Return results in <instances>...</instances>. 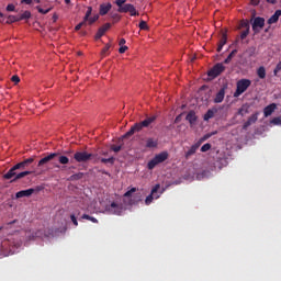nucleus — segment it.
Listing matches in <instances>:
<instances>
[{
  "instance_id": "10",
  "label": "nucleus",
  "mask_w": 281,
  "mask_h": 281,
  "mask_svg": "<svg viewBox=\"0 0 281 281\" xmlns=\"http://www.w3.org/2000/svg\"><path fill=\"white\" fill-rule=\"evenodd\" d=\"M161 187L159 184H156L151 189V193L146 198L145 203L146 205H150L153 203V199H159V195H156Z\"/></svg>"
},
{
  "instance_id": "1",
  "label": "nucleus",
  "mask_w": 281,
  "mask_h": 281,
  "mask_svg": "<svg viewBox=\"0 0 281 281\" xmlns=\"http://www.w3.org/2000/svg\"><path fill=\"white\" fill-rule=\"evenodd\" d=\"M34 164V157L27 158L21 162L14 165L7 173L2 176V179L5 181H10L11 183H16L20 179L27 177V175H32V171H16V170H27L30 166Z\"/></svg>"
},
{
  "instance_id": "34",
  "label": "nucleus",
  "mask_w": 281,
  "mask_h": 281,
  "mask_svg": "<svg viewBox=\"0 0 281 281\" xmlns=\"http://www.w3.org/2000/svg\"><path fill=\"white\" fill-rule=\"evenodd\" d=\"M109 49H111V44H106V45L104 46V48L101 50V56H102V57L106 56Z\"/></svg>"
},
{
  "instance_id": "32",
  "label": "nucleus",
  "mask_w": 281,
  "mask_h": 281,
  "mask_svg": "<svg viewBox=\"0 0 281 281\" xmlns=\"http://www.w3.org/2000/svg\"><path fill=\"white\" fill-rule=\"evenodd\" d=\"M93 12V8L88 7L86 15L83 18V21L87 23V21L89 20V16H91V13Z\"/></svg>"
},
{
  "instance_id": "58",
  "label": "nucleus",
  "mask_w": 281,
  "mask_h": 281,
  "mask_svg": "<svg viewBox=\"0 0 281 281\" xmlns=\"http://www.w3.org/2000/svg\"><path fill=\"white\" fill-rule=\"evenodd\" d=\"M21 3H25L26 5L32 4V0H22Z\"/></svg>"
},
{
  "instance_id": "11",
  "label": "nucleus",
  "mask_w": 281,
  "mask_h": 281,
  "mask_svg": "<svg viewBox=\"0 0 281 281\" xmlns=\"http://www.w3.org/2000/svg\"><path fill=\"white\" fill-rule=\"evenodd\" d=\"M109 30H111V23H105L103 26H101V27L98 30V32H97V34H95V36H94L95 41H98V40H100L101 37H103L104 34H106V32H109Z\"/></svg>"
},
{
  "instance_id": "6",
  "label": "nucleus",
  "mask_w": 281,
  "mask_h": 281,
  "mask_svg": "<svg viewBox=\"0 0 281 281\" xmlns=\"http://www.w3.org/2000/svg\"><path fill=\"white\" fill-rule=\"evenodd\" d=\"M93 157V154H89L88 151H76L74 155V159L78 164H87Z\"/></svg>"
},
{
  "instance_id": "46",
  "label": "nucleus",
  "mask_w": 281,
  "mask_h": 281,
  "mask_svg": "<svg viewBox=\"0 0 281 281\" xmlns=\"http://www.w3.org/2000/svg\"><path fill=\"white\" fill-rule=\"evenodd\" d=\"M70 221L74 223V225H75L76 227H78V220L76 218V215H75V214H71V215H70Z\"/></svg>"
},
{
  "instance_id": "57",
  "label": "nucleus",
  "mask_w": 281,
  "mask_h": 281,
  "mask_svg": "<svg viewBox=\"0 0 281 281\" xmlns=\"http://www.w3.org/2000/svg\"><path fill=\"white\" fill-rule=\"evenodd\" d=\"M112 19H114L115 21H120V14L117 13L112 14Z\"/></svg>"
},
{
  "instance_id": "51",
  "label": "nucleus",
  "mask_w": 281,
  "mask_h": 281,
  "mask_svg": "<svg viewBox=\"0 0 281 281\" xmlns=\"http://www.w3.org/2000/svg\"><path fill=\"white\" fill-rule=\"evenodd\" d=\"M223 47H225V44L223 43H218V46H217V52H222L223 50Z\"/></svg>"
},
{
  "instance_id": "62",
  "label": "nucleus",
  "mask_w": 281,
  "mask_h": 281,
  "mask_svg": "<svg viewBox=\"0 0 281 281\" xmlns=\"http://www.w3.org/2000/svg\"><path fill=\"white\" fill-rule=\"evenodd\" d=\"M65 3L69 5V3H71V0H65Z\"/></svg>"
},
{
  "instance_id": "14",
  "label": "nucleus",
  "mask_w": 281,
  "mask_h": 281,
  "mask_svg": "<svg viewBox=\"0 0 281 281\" xmlns=\"http://www.w3.org/2000/svg\"><path fill=\"white\" fill-rule=\"evenodd\" d=\"M276 109H278V105L276 103H272V104H269L268 106H266L263 109L265 117H269V115H272L273 111H276Z\"/></svg>"
},
{
  "instance_id": "56",
  "label": "nucleus",
  "mask_w": 281,
  "mask_h": 281,
  "mask_svg": "<svg viewBox=\"0 0 281 281\" xmlns=\"http://www.w3.org/2000/svg\"><path fill=\"white\" fill-rule=\"evenodd\" d=\"M179 122H181V114L175 119V124H179Z\"/></svg>"
},
{
  "instance_id": "26",
  "label": "nucleus",
  "mask_w": 281,
  "mask_h": 281,
  "mask_svg": "<svg viewBox=\"0 0 281 281\" xmlns=\"http://www.w3.org/2000/svg\"><path fill=\"white\" fill-rule=\"evenodd\" d=\"M36 10L40 12V14H49V12H52L53 8L49 7L47 9H43V8H41V5H37Z\"/></svg>"
},
{
  "instance_id": "28",
  "label": "nucleus",
  "mask_w": 281,
  "mask_h": 281,
  "mask_svg": "<svg viewBox=\"0 0 281 281\" xmlns=\"http://www.w3.org/2000/svg\"><path fill=\"white\" fill-rule=\"evenodd\" d=\"M214 117V112L212 110H207V112L204 114L203 120L204 122H207Z\"/></svg>"
},
{
  "instance_id": "41",
  "label": "nucleus",
  "mask_w": 281,
  "mask_h": 281,
  "mask_svg": "<svg viewBox=\"0 0 281 281\" xmlns=\"http://www.w3.org/2000/svg\"><path fill=\"white\" fill-rule=\"evenodd\" d=\"M134 192H137V188H132L131 190H128L127 192L124 193L125 198L131 196Z\"/></svg>"
},
{
  "instance_id": "40",
  "label": "nucleus",
  "mask_w": 281,
  "mask_h": 281,
  "mask_svg": "<svg viewBox=\"0 0 281 281\" xmlns=\"http://www.w3.org/2000/svg\"><path fill=\"white\" fill-rule=\"evenodd\" d=\"M271 124H274L276 126H281V117L272 119Z\"/></svg>"
},
{
  "instance_id": "43",
  "label": "nucleus",
  "mask_w": 281,
  "mask_h": 281,
  "mask_svg": "<svg viewBox=\"0 0 281 281\" xmlns=\"http://www.w3.org/2000/svg\"><path fill=\"white\" fill-rule=\"evenodd\" d=\"M82 25H87V22L85 20L75 26V31L78 32L79 30H81Z\"/></svg>"
},
{
  "instance_id": "49",
  "label": "nucleus",
  "mask_w": 281,
  "mask_h": 281,
  "mask_svg": "<svg viewBox=\"0 0 281 281\" xmlns=\"http://www.w3.org/2000/svg\"><path fill=\"white\" fill-rule=\"evenodd\" d=\"M254 123H250L249 119L247 120V122L244 123L243 125V131H247L248 126H250Z\"/></svg>"
},
{
  "instance_id": "21",
  "label": "nucleus",
  "mask_w": 281,
  "mask_h": 281,
  "mask_svg": "<svg viewBox=\"0 0 281 281\" xmlns=\"http://www.w3.org/2000/svg\"><path fill=\"white\" fill-rule=\"evenodd\" d=\"M249 113V104H243L241 108L237 111V115H240L241 117H245Z\"/></svg>"
},
{
  "instance_id": "45",
  "label": "nucleus",
  "mask_w": 281,
  "mask_h": 281,
  "mask_svg": "<svg viewBox=\"0 0 281 281\" xmlns=\"http://www.w3.org/2000/svg\"><path fill=\"white\" fill-rule=\"evenodd\" d=\"M14 10H16V7L14 4L7 5V12H14Z\"/></svg>"
},
{
  "instance_id": "3",
  "label": "nucleus",
  "mask_w": 281,
  "mask_h": 281,
  "mask_svg": "<svg viewBox=\"0 0 281 281\" xmlns=\"http://www.w3.org/2000/svg\"><path fill=\"white\" fill-rule=\"evenodd\" d=\"M55 157H58V161L59 164H61L63 166H67V164H69V158L67 156H63L58 153H52L49 154L48 156L42 158L37 166L41 167V166H45V164H49V161H52V159H55Z\"/></svg>"
},
{
  "instance_id": "29",
  "label": "nucleus",
  "mask_w": 281,
  "mask_h": 281,
  "mask_svg": "<svg viewBox=\"0 0 281 281\" xmlns=\"http://www.w3.org/2000/svg\"><path fill=\"white\" fill-rule=\"evenodd\" d=\"M21 21L19 15H9L8 16V20H7V23L10 24V23H16Z\"/></svg>"
},
{
  "instance_id": "22",
  "label": "nucleus",
  "mask_w": 281,
  "mask_h": 281,
  "mask_svg": "<svg viewBox=\"0 0 281 281\" xmlns=\"http://www.w3.org/2000/svg\"><path fill=\"white\" fill-rule=\"evenodd\" d=\"M257 76L261 80H265V78H267V69L263 66H260L257 70Z\"/></svg>"
},
{
  "instance_id": "60",
  "label": "nucleus",
  "mask_w": 281,
  "mask_h": 281,
  "mask_svg": "<svg viewBox=\"0 0 281 281\" xmlns=\"http://www.w3.org/2000/svg\"><path fill=\"white\" fill-rule=\"evenodd\" d=\"M53 21H54V23H56V21H58V15L57 14L53 15Z\"/></svg>"
},
{
  "instance_id": "5",
  "label": "nucleus",
  "mask_w": 281,
  "mask_h": 281,
  "mask_svg": "<svg viewBox=\"0 0 281 281\" xmlns=\"http://www.w3.org/2000/svg\"><path fill=\"white\" fill-rule=\"evenodd\" d=\"M251 87V80L249 79H240L237 81V88L234 92V98H240L245 91H247L248 88Z\"/></svg>"
},
{
  "instance_id": "8",
  "label": "nucleus",
  "mask_w": 281,
  "mask_h": 281,
  "mask_svg": "<svg viewBox=\"0 0 281 281\" xmlns=\"http://www.w3.org/2000/svg\"><path fill=\"white\" fill-rule=\"evenodd\" d=\"M117 12H121V13L130 12L131 16H139V12H137V9H135V5L131 3H126L123 7L119 8Z\"/></svg>"
},
{
  "instance_id": "44",
  "label": "nucleus",
  "mask_w": 281,
  "mask_h": 281,
  "mask_svg": "<svg viewBox=\"0 0 281 281\" xmlns=\"http://www.w3.org/2000/svg\"><path fill=\"white\" fill-rule=\"evenodd\" d=\"M11 81L14 82L15 85H19V82H21V78H19V76H12L11 77Z\"/></svg>"
},
{
  "instance_id": "35",
  "label": "nucleus",
  "mask_w": 281,
  "mask_h": 281,
  "mask_svg": "<svg viewBox=\"0 0 281 281\" xmlns=\"http://www.w3.org/2000/svg\"><path fill=\"white\" fill-rule=\"evenodd\" d=\"M211 148L212 145L210 143H206L201 147V153H207V150H210Z\"/></svg>"
},
{
  "instance_id": "20",
  "label": "nucleus",
  "mask_w": 281,
  "mask_h": 281,
  "mask_svg": "<svg viewBox=\"0 0 281 281\" xmlns=\"http://www.w3.org/2000/svg\"><path fill=\"white\" fill-rule=\"evenodd\" d=\"M154 158L158 164H164V161L168 159V154L167 151H162L160 154H157Z\"/></svg>"
},
{
  "instance_id": "59",
  "label": "nucleus",
  "mask_w": 281,
  "mask_h": 281,
  "mask_svg": "<svg viewBox=\"0 0 281 281\" xmlns=\"http://www.w3.org/2000/svg\"><path fill=\"white\" fill-rule=\"evenodd\" d=\"M252 5H258L260 3V0H251Z\"/></svg>"
},
{
  "instance_id": "33",
  "label": "nucleus",
  "mask_w": 281,
  "mask_h": 281,
  "mask_svg": "<svg viewBox=\"0 0 281 281\" xmlns=\"http://www.w3.org/2000/svg\"><path fill=\"white\" fill-rule=\"evenodd\" d=\"M102 164H115V158L110 157V158H101Z\"/></svg>"
},
{
  "instance_id": "15",
  "label": "nucleus",
  "mask_w": 281,
  "mask_h": 281,
  "mask_svg": "<svg viewBox=\"0 0 281 281\" xmlns=\"http://www.w3.org/2000/svg\"><path fill=\"white\" fill-rule=\"evenodd\" d=\"M187 122H189L190 126H194L196 124V113L194 111H190L186 116Z\"/></svg>"
},
{
  "instance_id": "2",
  "label": "nucleus",
  "mask_w": 281,
  "mask_h": 281,
  "mask_svg": "<svg viewBox=\"0 0 281 281\" xmlns=\"http://www.w3.org/2000/svg\"><path fill=\"white\" fill-rule=\"evenodd\" d=\"M157 120V116H150L146 120L142 121L140 123L134 124L131 130L122 136V139H128V137H133L135 133H139L143 128H148V125L153 124Z\"/></svg>"
},
{
  "instance_id": "7",
  "label": "nucleus",
  "mask_w": 281,
  "mask_h": 281,
  "mask_svg": "<svg viewBox=\"0 0 281 281\" xmlns=\"http://www.w3.org/2000/svg\"><path fill=\"white\" fill-rule=\"evenodd\" d=\"M223 71H225V65H223V63H217L211 70H209L207 76L209 78H218Z\"/></svg>"
},
{
  "instance_id": "12",
  "label": "nucleus",
  "mask_w": 281,
  "mask_h": 281,
  "mask_svg": "<svg viewBox=\"0 0 281 281\" xmlns=\"http://www.w3.org/2000/svg\"><path fill=\"white\" fill-rule=\"evenodd\" d=\"M36 192L35 189H26V190H22L15 193V198L18 199H23L25 196H32V194Z\"/></svg>"
},
{
  "instance_id": "25",
  "label": "nucleus",
  "mask_w": 281,
  "mask_h": 281,
  "mask_svg": "<svg viewBox=\"0 0 281 281\" xmlns=\"http://www.w3.org/2000/svg\"><path fill=\"white\" fill-rule=\"evenodd\" d=\"M157 166H159V162L155 159V157L148 161L147 168L148 170L155 169Z\"/></svg>"
},
{
  "instance_id": "27",
  "label": "nucleus",
  "mask_w": 281,
  "mask_h": 281,
  "mask_svg": "<svg viewBox=\"0 0 281 281\" xmlns=\"http://www.w3.org/2000/svg\"><path fill=\"white\" fill-rule=\"evenodd\" d=\"M32 18V12L30 11H24L21 15H19L20 21H25V19H31Z\"/></svg>"
},
{
  "instance_id": "48",
  "label": "nucleus",
  "mask_w": 281,
  "mask_h": 281,
  "mask_svg": "<svg viewBox=\"0 0 281 281\" xmlns=\"http://www.w3.org/2000/svg\"><path fill=\"white\" fill-rule=\"evenodd\" d=\"M254 123H250L249 119L247 120V122L244 123L243 125V131H247L248 126H250Z\"/></svg>"
},
{
  "instance_id": "36",
  "label": "nucleus",
  "mask_w": 281,
  "mask_h": 281,
  "mask_svg": "<svg viewBox=\"0 0 281 281\" xmlns=\"http://www.w3.org/2000/svg\"><path fill=\"white\" fill-rule=\"evenodd\" d=\"M139 30H148V24L146 21L142 20L138 24Z\"/></svg>"
},
{
  "instance_id": "18",
  "label": "nucleus",
  "mask_w": 281,
  "mask_h": 281,
  "mask_svg": "<svg viewBox=\"0 0 281 281\" xmlns=\"http://www.w3.org/2000/svg\"><path fill=\"white\" fill-rule=\"evenodd\" d=\"M281 18V10H277L274 14L268 20V25H273V23H278Z\"/></svg>"
},
{
  "instance_id": "31",
  "label": "nucleus",
  "mask_w": 281,
  "mask_h": 281,
  "mask_svg": "<svg viewBox=\"0 0 281 281\" xmlns=\"http://www.w3.org/2000/svg\"><path fill=\"white\" fill-rule=\"evenodd\" d=\"M81 218L86 220V221H91V223H98V218L93 217V216H90L88 214H83L81 216Z\"/></svg>"
},
{
  "instance_id": "54",
  "label": "nucleus",
  "mask_w": 281,
  "mask_h": 281,
  "mask_svg": "<svg viewBox=\"0 0 281 281\" xmlns=\"http://www.w3.org/2000/svg\"><path fill=\"white\" fill-rule=\"evenodd\" d=\"M119 45H120L121 47L124 46V45H126V40L121 38Z\"/></svg>"
},
{
  "instance_id": "64",
  "label": "nucleus",
  "mask_w": 281,
  "mask_h": 281,
  "mask_svg": "<svg viewBox=\"0 0 281 281\" xmlns=\"http://www.w3.org/2000/svg\"><path fill=\"white\" fill-rule=\"evenodd\" d=\"M0 19H3V13L2 12H0Z\"/></svg>"
},
{
  "instance_id": "4",
  "label": "nucleus",
  "mask_w": 281,
  "mask_h": 281,
  "mask_svg": "<svg viewBox=\"0 0 281 281\" xmlns=\"http://www.w3.org/2000/svg\"><path fill=\"white\" fill-rule=\"evenodd\" d=\"M124 210V204L117 202H112L111 204L105 205L106 214H113L115 216H122Z\"/></svg>"
},
{
  "instance_id": "52",
  "label": "nucleus",
  "mask_w": 281,
  "mask_h": 281,
  "mask_svg": "<svg viewBox=\"0 0 281 281\" xmlns=\"http://www.w3.org/2000/svg\"><path fill=\"white\" fill-rule=\"evenodd\" d=\"M223 47H225V44L223 43H218V46H217V52H222L223 50Z\"/></svg>"
},
{
  "instance_id": "17",
  "label": "nucleus",
  "mask_w": 281,
  "mask_h": 281,
  "mask_svg": "<svg viewBox=\"0 0 281 281\" xmlns=\"http://www.w3.org/2000/svg\"><path fill=\"white\" fill-rule=\"evenodd\" d=\"M225 100V88H222L217 93L214 99L215 104H221Z\"/></svg>"
},
{
  "instance_id": "30",
  "label": "nucleus",
  "mask_w": 281,
  "mask_h": 281,
  "mask_svg": "<svg viewBox=\"0 0 281 281\" xmlns=\"http://www.w3.org/2000/svg\"><path fill=\"white\" fill-rule=\"evenodd\" d=\"M258 115H260V112H256L254 114H251L249 117H248V121L252 124H256V122H258Z\"/></svg>"
},
{
  "instance_id": "42",
  "label": "nucleus",
  "mask_w": 281,
  "mask_h": 281,
  "mask_svg": "<svg viewBox=\"0 0 281 281\" xmlns=\"http://www.w3.org/2000/svg\"><path fill=\"white\" fill-rule=\"evenodd\" d=\"M111 150H113V153H120L122 150V147H121V145H119V146L112 145Z\"/></svg>"
},
{
  "instance_id": "24",
  "label": "nucleus",
  "mask_w": 281,
  "mask_h": 281,
  "mask_svg": "<svg viewBox=\"0 0 281 281\" xmlns=\"http://www.w3.org/2000/svg\"><path fill=\"white\" fill-rule=\"evenodd\" d=\"M238 54V49H234L231 52V54L225 58L224 64L229 65L232 63V58Z\"/></svg>"
},
{
  "instance_id": "16",
  "label": "nucleus",
  "mask_w": 281,
  "mask_h": 281,
  "mask_svg": "<svg viewBox=\"0 0 281 281\" xmlns=\"http://www.w3.org/2000/svg\"><path fill=\"white\" fill-rule=\"evenodd\" d=\"M240 25H241V27H245V30L241 31V33H240L241 41H245V37L249 36V29H250L249 22H243Z\"/></svg>"
},
{
  "instance_id": "61",
  "label": "nucleus",
  "mask_w": 281,
  "mask_h": 281,
  "mask_svg": "<svg viewBox=\"0 0 281 281\" xmlns=\"http://www.w3.org/2000/svg\"><path fill=\"white\" fill-rule=\"evenodd\" d=\"M278 0H267L268 3H276Z\"/></svg>"
},
{
  "instance_id": "37",
  "label": "nucleus",
  "mask_w": 281,
  "mask_h": 281,
  "mask_svg": "<svg viewBox=\"0 0 281 281\" xmlns=\"http://www.w3.org/2000/svg\"><path fill=\"white\" fill-rule=\"evenodd\" d=\"M220 43H222V45L227 44V32L222 33V38H221Z\"/></svg>"
},
{
  "instance_id": "50",
  "label": "nucleus",
  "mask_w": 281,
  "mask_h": 281,
  "mask_svg": "<svg viewBox=\"0 0 281 281\" xmlns=\"http://www.w3.org/2000/svg\"><path fill=\"white\" fill-rule=\"evenodd\" d=\"M126 49H128V46H121V47L119 48V53H120V54H124V53L126 52Z\"/></svg>"
},
{
  "instance_id": "38",
  "label": "nucleus",
  "mask_w": 281,
  "mask_h": 281,
  "mask_svg": "<svg viewBox=\"0 0 281 281\" xmlns=\"http://www.w3.org/2000/svg\"><path fill=\"white\" fill-rule=\"evenodd\" d=\"M281 71V61H279L273 70V75L278 76V74H280Z\"/></svg>"
},
{
  "instance_id": "39",
  "label": "nucleus",
  "mask_w": 281,
  "mask_h": 281,
  "mask_svg": "<svg viewBox=\"0 0 281 281\" xmlns=\"http://www.w3.org/2000/svg\"><path fill=\"white\" fill-rule=\"evenodd\" d=\"M100 19V15L95 14L93 18H88V22L90 25H92V23H95V21H98Z\"/></svg>"
},
{
  "instance_id": "9",
  "label": "nucleus",
  "mask_w": 281,
  "mask_h": 281,
  "mask_svg": "<svg viewBox=\"0 0 281 281\" xmlns=\"http://www.w3.org/2000/svg\"><path fill=\"white\" fill-rule=\"evenodd\" d=\"M262 27H265V18H255L252 22V31L255 32V34H258L260 30H262Z\"/></svg>"
},
{
  "instance_id": "63",
  "label": "nucleus",
  "mask_w": 281,
  "mask_h": 281,
  "mask_svg": "<svg viewBox=\"0 0 281 281\" xmlns=\"http://www.w3.org/2000/svg\"><path fill=\"white\" fill-rule=\"evenodd\" d=\"M207 137H210V136H204V138H202V142H205V139H207Z\"/></svg>"
},
{
  "instance_id": "55",
  "label": "nucleus",
  "mask_w": 281,
  "mask_h": 281,
  "mask_svg": "<svg viewBox=\"0 0 281 281\" xmlns=\"http://www.w3.org/2000/svg\"><path fill=\"white\" fill-rule=\"evenodd\" d=\"M82 177V173L74 175L71 176V179H80Z\"/></svg>"
},
{
  "instance_id": "19",
  "label": "nucleus",
  "mask_w": 281,
  "mask_h": 281,
  "mask_svg": "<svg viewBox=\"0 0 281 281\" xmlns=\"http://www.w3.org/2000/svg\"><path fill=\"white\" fill-rule=\"evenodd\" d=\"M111 8H112L111 3L101 4L99 14L101 16H104L105 14H109V11L111 10Z\"/></svg>"
},
{
  "instance_id": "13",
  "label": "nucleus",
  "mask_w": 281,
  "mask_h": 281,
  "mask_svg": "<svg viewBox=\"0 0 281 281\" xmlns=\"http://www.w3.org/2000/svg\"><path fill=\"white\" fill-rule=\"evenodd\" d=\"M201 146V143H196L190 147V149L186 153L184 157L186 159H190L192 155L196 154V150H199V147Z\"/></svg>"
},
{
  "instance_id": "23",
  "label": "nucleus",
  "mask_w": 281,
  "mask_h": 281,
  "mask_svg": "<svg viewBox=\"0 0 281 281\" xmlns=\"http://www.w3.org/2000/svg\"><path fill=\"white\" fill-rule=\"evenodd\" d=\"M157 140L155 138H147L146 148H157Z\"/></svg>"
},
{
  "instance_id": "53",
  "label": "nucleus",
  "mask_w": 281,
  "mask_h": 281,
  "mask_svg": "<svg viewBox=\"0 0 281 281\" xmlns=\"http://www.w3.org/2000/svg\"><path fill=\"white\" fill-rule=\"evenodd\" d=\"M248 52H250V56H254L256 54V47L248 48Z\"/></svg>"
},
{
  "instance_id": "47",
  "label": "nucleus",
  "mask_w": 281,
  "mask_h": 281,
  "mask_svg": "<svg viewBox=\"0 0 281 281\" xmlns=\"http://www.w3.org/2000/svg\"><path fill=\"white\" fill-rule=\"evenodd\" d=\"M124 3H126V0H116L115 4L117 5V8H123Z\"/></svg>"
}]
</instances>
